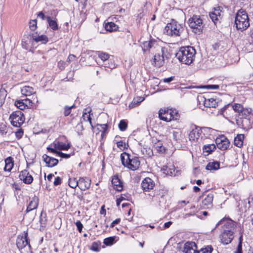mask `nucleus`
<instances>
[{"label":"nucleus","instance_id":"a211bd4d","mask_svg":"<svg viewBox=\"0 0 253 253\" xmlns=\"http://www.w3.org/2000/svg\"><path fill=\"white\" fill-rule=\"evenodd\" d=\"M91 180L87 177H80L79 179V188L82 191H85L89 188Z\"/></svg>","mask_w":253,"mask_h":253},{"label":"nucleus","instance_id":"4c0bfd02","mask_svg":"<svg viewBox=\"0 0 253 253\" xmlns=\"http://www.w3.org/2000/svg\"><path fill=\"white\" fill-rule=\"evenodd\" d=\"M120 138V136H116L115 138V141H117L116 144L117 147L123 151L126 148V145L125 142L122 140L118 141V139Z\"/></svg>","mask_w":253,"mask_h":253},{"label":"nucleus","instance_id":"f257e3e1","mask_svg":"<svg viewBox=\"0 0 253 253\" xmlns=\"http://www.w3.org/2000/svg\"><path fill=\"white\" fill-rule=\"evenodd\" d=\"M233 109L238 113L236 116V122L238 127L248 130L253 124V113L251 108H244L242 105L235 103L232 106Z\"/></svg>","mask_w":253,"mask_h":253},{"label":"nucleus","instance_id":"f704fd0d","mask_svg":"<svg viewBox=\"0 0 253 253\" xmlns=\"http://www.w3.org/2000/svg\"><path fill=\"white\" fill-rule=\"evenodd\" d=\"M96 54L98 57L104 62L109 59L110 57V55L106 52L98 51L96 52Z\"/></svg>","mask_w":253,"mask_h":253},{"label":"nucleus","instance_id":"f03ea898","mask_svg":"<svg viewBox=\"0 0 253 253\" xmlns=\"http://www.w3.org/2000/svg\"><path fill=\"white\" fill-rule=\"evenodd\" d=\"M196 50L190 46L181 47L176 54V57L182 64L190 65L194 60Z\"/></svg>","mask_w":253,"mask_h":253},{"label":"nucleus","instance_id":"1a4fd4ad","mask_svg":"<svg viewBox=\"0 0 253 253\" xmlns=\"http://www.w3.org/2000/svg\"><path fill=\"white\" fill-rule=\"evenodd\" d=\"M9 120L13 126L20 127L24 122L25 117L21 111H16L10 115Z\"/></svg>","mask_w":253,"mask_h":253},{"label":"nucleus","instance_id":"ea45409f","mask_svg":"<svg viewBox=\"0 0 253 253\" xmlns=\"http://www.w3.org/2000/svg\"><path fill=\"white\" fill-rule=\"evenodd\" d=\"M155 149L160 153H164L165 151V147L163 146V143L161 141L158 140L154 144Z\"/></svg>","mask_w":253,"mask_h":253},{"label":"nucleus","instance_id":"dca6fc26","mask_svg":"<svg viewBox=\"0 0 253 253\" xmlns=\"http://www.w3.org/2000/svg\"><path fill=\"white\" fill-rule=\"evenodd\" d=\"M19 178L21 180L27 184H30L32 183L33 181V177L29 173V172L24 169L22 170L19 175Z\"/></svg>","mask_w":253,"mask_h":253},{"label":"nucleus","instance_id":"ddd939ff","mask_svg":"<svg viewBox=\"0 0 253 253\" xmlns=\"http://www.w3.org/2000/svg\"><path fill=\"white\" fill-rule=\"evenodd\" d=\"M172 111V109H161L159 112V117L160 120L166 121V122H170L172 119H173V117H172V115L171 114Z\"/></svg>","mask_w":253,"mask_h":253},{"label":"nucleus","instance_id":"8fccbe9b","mask_svg":"<svg viewBox=\"0 0 253 253\" xmlns=\"http://www.w3.org/2000/svg\"><path fill=\"white\" fill-rule=\"evenodd\" d=\"M212 248L211 246H208L205 248L201 249L198 251V253H211Z\"/></svg>","mask_w":253,"mask_h":253},{"label":"nucleus","instance_id":"39448f33","mask_svg":"<svg viewBox=\"0 0 253 253\" xmlns=\"http://www.w3.org/2000/svg\"><path fill=\"white\" fill-rule=\"evenodd\" d=\"M184 28L182 25L172 19L171 22L168 23L164 29V33L167 35L172 37L180 36L183 32Z\"/></svg>","mask_w":253,"mask_h":253},{"label":"nucleus","instance_id":"7c9ffc66","mask_svg":"<svg viewBox=\"0 0 253 253\" xmlns=\"http://www.w3.org/2000/svg\"><path fill=\"white\" fill-rule=\"evenodd\" d=\"M220 164L217 162L209 163L206 166V169L209 170H215L219 168Z\"/></svg>","mask_w":253,"mask_h":253},{"label":"nucleus","instance_id":"bb28decb","mask_svg":"<svg viewBox=\"0 0 253 253\" xmlns=\"http://www.w3.org/2000/svg\"><path fill=\"white\" fill-rule=\"evenodd\" d=\"M21 92L23 95L28 96L36 93V90L31 86L26 85L21 89Z\"/></svg>","mask_w":253,"mask_h":253},{"label":"nucleus","instance_id":"bf43d9fd","mask_svg":"<svg viewBox=\"0 0 253 253\" xmlns=\"http://www.w3.org/2000/svg\"><path fill=\"white\" fill-rule=\"evenodd\" d=\"M206 87L208 89H219V86L216 84L207 85H206Z\"/></svg>","mask_w":253,"mask_h":253},{"label":"nucleus","instance_id":"a19ab883","mask_svg":"<svg viewBox=\"0 0 253 253\" xmlns=\"http://www.w3.org/2000/svg\"><path fill=\"white\" fill-rule=\"evenodd\" d=\"M55 147L60 150H67L70 148V146L62 142H57L55 144Z\"/></svg>","mask_w":253,"mask_h":253},{"label":"nucleus","instance_id":"6e6552de","mask_svg":"<svg viewBox=\"0 0 253 253\" xmlns=\"http://www.w3.org/2000/svg\"><path fill=\"white\" fill-rule=\"evenodd\" d=\"M188 23L189 27L194 30L195 33L199 35L202 33L204 25L202 20L199 16L193 15L189 19Z\"/></svg>","mask_w":253,"mask_h":253},{"label":"nucleus","instance_id":"a18cd8bd","mask_svg":"<svg viewBox=\"0 0 253 253\" xmlns=\"http://www.w3.org/2000/svg\"><path fill=\"white\" fill-rule=\"evenodd\" d=\"M115 241L114 237H110L104 239L103 243L106 246H111L113 244Z\"/></svg>","mask_w":253,"mask_h":253},{"label":"nucleus","instance_id":"de8ad7c7","mask_svg":"<svg viewBox=\"0 0 253 253\" xmlns=\"http://www.w3.org/2000/svg\"><path fill=\"white\" fill-rule=\"evenodd\" d=\"M127 127V124L125 120H123L120 122V123L119 124V127L121 131L125 130L126 129Z\"/></svg>","mask_w":253,"mask_h":253},{"label":"nucleus","instance_id":"9b49d317","mask_svg":"<svg viewBox=\"0 0 253 253\" xmlns=\"http://www.w3.org/2000/svg\"><path fill=\"white\" fill-rule=\"evenodd\" d=\"M24 236H18L16 240V245L19 250H21L27 246L28 248L30 250L31 245L30 241L28 239V231L24 232Z\"/></svg>","mask_w":253,"mask_h":253},{"label":"nucleus","instance_id":"412c9836","mask_svg":"<svg viewBox=\"0 0 253 253\" xmlns=\"http://www.w3.org/2000/svg\"><path fill=\"white\" fill-rule=\"evenodd\" d=\"M213 196L212 194H209L203 200L201 207L203 209H209L212 205Z\"/></svg>","mask_w":253,"mask_h":253},{"label":"nucleus","instance_id":"5701e85b","mask_svg":"<svg viewBox=\"0 0 253 253\" xmlns=\"http://www.w3.org/2000/svg\"><path fill=\"white\" fill-rule=\"evenodd\" d=\"M31 103V101L30 99H25L20 100H16L15 102V105L19 109L22 110L26 108Z\"/></svg>","mask_w":253,"mask_h":253},{"label":"nucleus","instance_id":"e2e57ef3","mask_svg":"<svg viewBox=\"0 0 253 253\" xmlns=\"http://www.w3.org/2000/svg\"><path fill=\"white\" fill-rule=\"evenodd\" d=\"M195 211H190L189 213H187L184 214L183 216V218L184 219H186L190 216H193V215H195Z\"/></svg>","mask_w":253,"mask_h":253},{"label":"nucleus","instance_id":"aec40b11","mask_svg":"<svg viewBox=\"0 0 253 253\" xmlns=\"http://www.w3.org/2000/svg\"><path fill=\"white\" fill-rule=\"evenodd\" d=\"M42 159L48 167H53L58 163V160L55 158L50 157L46 154L42 156Z\"/></svg>","mask_w":253,"mask_h":253},{"label":"nucleus","instance_id":"49530a36","mask_svg":"<svg viewBox=\"0 0 253 253\" xmlns=\"http://www.w3.org/2000/svg\"><path fill=\"white\" fill-rule=\"evenodd\" d=\"M75 107V105L71 106H65L64 107V115L65 117L68 116L70 115L71 112V109Z\"/></svg>","mask_w":253,"mask_h":253},{"label":"nucleus","instance_id":"09e8293b","mask_svg":"<svg viewBox=\"0 0 253 253\" xmlns=\"http://www.w3.org/2000/svg\"><path fill=\"white\" fill-rule=\"evenodd\" d=\"M82 119L84 121H88V122H89V123H90L91 127L92 128L93 127V126L92 125V123H91V118L89 114H88L86 112L84 113L83 114Z\"/></svg>","mask_w":253,"mask_h":253},{"label":"nucleus","instance_id":"864d4df0","mask_svg":"<svg viewBox=\"0 0 253 253\" xmlns=\"http://www.w3.org/2000/svg\"><path fill=\"white\" fill-rule=\"evenodd\" d=\"M7 127L3 123H0V132L2 135L5 134L7 133Z\"/></svg>","mask_w":253,"mask_h":253},{"label":"nucleus","instance_id":"cd10ccee","mask_svg":"<svg viewBox=\"0 0 253 253\" xmlns=\"http://www.w3.org/2000/svg\"><path fill=\"white\" fill-rule=\"evenodd\" d=\"M46 20L48 23L49 26L51 28V29L53 31H56L58 30V26L57 24V20L56 18H54V19H52L51 17L47 16Z\"/></svg>","mask_w":253,"mask_h":253},{"label":"nucleus","instance_id":"58836bf2","mask_svg":"<svg viewBox=\"0 0 253 253\" xmlns=\"http://www.w3.org/2000/svg\"><path fill=\"white\" fill-rule=\"evenodd\" d=\"M7 95V91L4 88L0 89V107L2 106Z\"/></svg>","mask_w":253,"mask_h":253},{"label":"nucleus","instance_id":"4d7b16f0","mask_svg":"<svg viewBox=\"0 0 253 253\" xmlns=\"http://www.w3.org/2000/svg\"><path fill=\"white\" fill-rule=\"evenodd\" d=\"M62 179L60 177L57 176L55 178V180L53 182V184L55 186H57L60 185L61 183Z\"/></svg>","mask_w":253,"mask_h":253},{"label":"nucleus","instance_id":"338daca9","mask_svg":"<svg viewBox=\"0 0 253 253\" xmlns=\"http://www.w3.org/2000/svg\"><path fill=\"white\" fill-rule=\"evenodd\" d=\"M38 17L41 18L42 20H44V19H46V17L47 16H45L44 14V13H43L42 11H41L40 12L38 13Z\"/></svg>","mask_w":253,"mask_h":253},{"label":"nucleus","instance_id":"603ef678","mask_svg":"<svg viewBox=\"0 0 253 253\" xmlns=\"http://www.w3.org/2000/svg\"><path fill=\"white\" fill-rule=\"evenodd\" d=\"M242 236L239 238V243L237 246V249L234 253H242Z\"/></svg>","mask_w":253,"mask_h":253},{"label":"nucleus","instance_id":"0e129e2a","mask_svg":"<svg viewBox=\"0 0 253 253\" xmlns=\"http://www.w3.org/2000/svg\"><path fill=\"white\" fill-rule=\"evenodd\" d=\"M58 155L60 156L61 157L63 158H69L70 157V155L69 154H65V153H63L62 152H58Z\"/></svg>","mask_w":253,"mask_h":253},{"label":"nucleus","instance_id":"2f4dec72","mask_svg":"<svg viewBox=\"0 0 253 253\" xmlns=\"http://www.w3.org/2000/svg\"><path fill=\"white\" fill-rule=\"evenodd\" d=\"M244 134H238L234 139V144L235 146L241 147L243 144Z\"/></svg>","mask_w":253,"mask_h":253},{"label":"nucleus","instance_id":"052dcab7","mask_svg":"<svg viewBox=\"0 0 253 253\" xmlns=\"http://www.w3.org/2000/svg\"><path fill=\"white\" fill-rule=\"evenodd\" d=\"M173 112H171V114L172 115V117H173V120H177L178 119L179 116L177 111L176 110H172Z\"/></svg>","mask_w":253,"mask_h":253},{"label":"nucleus","instance_id":"6ab92c4d","mask_svg":"<svg viewBox=\"0 0 253 253\" xmlns=\"http://www.w3.org/2000/svg\"><path fill=\"white\" fill-rule=\"evenodd\" d=\"M215 142L217 148L222 150L227 149L229 146V140L224 137L217 138Z\"/></svg>","mask_w":253,"mask_h":253},{"label":"nucleus","instance_id":"c756f323","mask_svg":"<svg viewBox=\"0 0 253 253\" xmlns=\"http://www.w3.org/2000/svg\"><path fill=\"white\" fill-rule=\"evenodd\" d=\"M13 165L14 164L12 158L11 157L7 158L5 160V167L4 168V170L5 171H10L13 167Z\"/></svg>","mask_w":253,"mask_h":253},{"label":"nucleus","instance_id":"c85d7f7f","mask_svg":"<svg viewBox=\"0 0 253 253\" xmlns=\"http://www.w3.org/2000/svg\"><path fill=\"white\" fill-rule=\"evenodd\" d=\"M32 39L34 41H35L36 42H41L42 43H46L48 41L47 37L46 35H44L38 36V35L33 34L32 36Z\"/></svg>","mask_w":253,"mask_h":253},{"label":"nucleus","instance_id":"72a5a7b5","mask_svg":"<svg viewBox=\"0 0 253 253\" xmlns=\"http://www.w3.org/2000/svg\"><path fill=\"white\" fill-rule=\"evenodd\" d=\"M118 28V26L113 22H108L105 25L106 30L109 32L116 31Z\"/></svg>","mask_w":253,"mask_h":253},{"label":"nucleus","instance_id":"393cba45","mask_svg":"<svg viewBox=\"0 0 253 253\" xmlns=\"http://www.w3.org/2000/svg\"><path fill=\"white\" fill-rule=\"evenodd\" d=\"M193 247H196V245L193 242H187L185 244L183 253H198L195 249H193Z\"/></svg>","mask_w":253,"mask_h":253},{"label":"nucleus","instance_id":"2eb2a0df","mask_svg":"<svg viewBox=\"0 0 253 253\" xmlns=\"http://www.w3.org/2000/svg\"><path fill=\"white\" fill-rule=\"evenodd\" d=\"M163 46H160L157 42L154 40H151L148 41L144 42L143 43L142 49L145 52L146 50H150L153 48H155L156 50H159V49Z\"/></svg>","mask_w":253,"mask_h":253},{"label":"nucleus","instance_id":"f8f14e48","mask_svg":"<svg viewBox=\"0 0 253 253\" xmlns=\"http://www.w3.org/2000/svg\"><path fill=\"white\" fill-rule=\"evenodd\" d=\"M220 224H223V232H229L234 234L236 230L235 225L231 220L222 219L216 224V227Z\"/></svg>","mask_w":253,"mask_h":253},{"label":"nucleus","instance_id":"e433bc0d","mask_svg":"<svg viewBox=\"0 0 253 253\" xmlns=\"http://www.w3.org/2000/svg\"><path fill=\"white\" fill-rule=\"evenodd\" d=\"M144 100V97L142 96H137L133 98L132 102L129 105V107L130 108H133L135 105L142 102Z\"/></svg>","mask_w":253,"mask_h":253},{"label":"nucleus","instance_id":"6e6d98bb","mask_svg":"<svg viewBox=\"0 0 253 253\" xmlns=\"http://www.w3.org/2000/svg\"><path fill=\"white\" fill-rule=\"evenodd\" d=\"M75 224L77 227V229L80 233H81L83 228V225L80 221L78 220L76 222Z\"/></svg>","mask_w":253,"mask_h":253},{"label":"nucleus","instance_id":"f3484780","mask_svg":"<svg viewBox=\"0 0 253 253\" xmlns=\"http://www.w3.org/2000/svg\"><path fill=\"white\" fill-rule=\"evenodd\" d=\"M202 133L201 128L198 126L195 127L190 131L189 134V140L191 141H196L201 136Z\"/></svg>","mask_w":253,"mask_h":253},{"label":"nucleus","instance_id":"774afa93","mask_svg":"<svg viewBox=\"0 0 253 253\" xmlns=\"http://www.w3.org/2000/svg\"><path fill=\"white\" fill-rule=\"evenodd\" d=\"M120 218H117L111 223L110 227L111 228H113L115 226V225L118 224L120 222Z\"/></svg>","mask_w":253,"mask_h":253},{"label":"nucleus","instance_id":"423d86ee","mask_svg":"<svg viewBox=\"0 0 253 253\" xmlns=\"http://www.w3.org/2000/svg\"><path fill=\"white\" fill-rule=\"evenodd\" d=\"M197 99L199 104L202 103L206 108L205 111L208 113H214L215 108L218 106L216 99L213 98H207L203 95L198 96Z\"/></svg>","mask_w":253,"mask_h":253},{"label":"nucleus","instance_id":"4468645a","mask_svg":"<svg viewBox=\"0 0 253 253\" xmlns=\"http://www.w3.org/2000/svg\"><path fill=\"white\" fill-rule=\"evenodd\" d=\"M155 186L154 181L149 177L144 178L141 183V186L144 192H149L153 189Z\"/></svg>","mask_w":253,"mask_h":253},{"label":"nucleus","instance_id":"680f3d73","mask_svg":"<svg viewBox=\"0 0 253 253\" xmlns=\"http://www.w3.org/2000/svg\"><path fill=\"white\" fill-rule=\"evenodd\" d=\"M76 56L73 54H70L66 60V62L70 63L71 61L75 60Z\"/></svg>","mask_w":253,"mask_h":253},{"label":"nucleus","instance_id":"37998d69","mask_svg":"<svg viewBox=\"0 0 253 253\" xmlns=\"http://www.w3.org/2000/svg\"><path fill=\"white\" fill-rule=\"evenodd\" d=\"M101 242H94L92 243V245L90 248V249L93 251L95 252H99L100 251V246H101Z\"/></svg>","mask_w":253,"mask_h":253},{"label":"nucleus","instance_id":"3c124183","mask_svg":"<svg viewBox=\"0 0 253 253\" xmlns=\"http://www.w3.org/2000/svg\"><path fill=\"white\" fill-rule=\"evenodd\" d=\"M37 20H32L29 22V27L32 31H35L37 28Z\"/></svg>","mask_w":253,"mask_h":253},{"label":"nucleus","instance_id":"69168bd1","mask_svg":"<svg viewBox=\"0 0 253 253\" xmlns=\"http://www.w3.org/2000/svg\"><path fill=\"white\" fill-rule=\"evenodd\" d=\"M174 79V76H171V77L168 78L164 79H163V82L164 83H170L171 81H173Z\"/></svg>","mask_w":253,"mask_h":253},{"label":"nucleus","instance_id":"a878e982","mask_svg":"<svg viewBox=\"0 0 253 253\" xmlns=\"http://www.w3.org/2000/svg\"><path fill=\"white\" fill-rule=\"evenodd\" d=\"M233 234L229 232H222L221 237V240L223 244H228L231 243L233 240Z\"/></svg>","mask_w":253,"mask_h":253},{"label":"nucleus","instance_id":"c9c22d12","mask_svg":"<svg viewBox=\"0 0 253 253\" xmlns=\"http://www.w3.org/2000/svg\"><path fill=\"white\" fill-rule=\"evenodd\" d=\"M103 66L105 70H107V69H113L115 68V64L112 59L109 58L106 62L103 63Z\"/></svg>","mask_w":253,"mask_h":253},{"label":"nucleus","instance_id":"7ed1b4c3","mask_svg":"<svg viewBox=\"0 0 253 253\" xmlns=\"http://www.w3.org/2000/svg\"><path fill=\"white\" fill-rule=\"evenodd\" d=\"M121 159L123 165L132 170L137 169L140 166V163L138 157L131 156L126 152L121 154Z\"/></svg>","mask_w":253,"mask_h":253},{"label":"nucleus","instance_id":"0eeeda50","mask_svg":"<svg viewBox=\"0 0 253 253\" xmlns=\"http://www.w3.org/2000/svg\"><path fill=\"white\" fill-rule=\"evenodd\" d=\"M157 51L158 53L154 55L152 64L156 67H160L164 65L165 60L169 58V53L165 47H162L159 50Z\"/></svg>","mask_w":253,"mask_h":253},{"label":"nucleus","instance_id":"5fc2aeb1","mask_svg":"<svg viewBox=\"0 0 253 253\" xmlns=\"http://www.w3.org/2000/svg\"><path fill=\"white\" fill-rule=\"evenodd\" d=\"M23 135V130L21 128L18 129V130L15 132L16 137L18 139L21 138Z\"/></svg>","mask_w":253,"mask_h":253},{"label":"nucleus","instance_id":"13d9d810","mask_svg":"<svg viewBox=\"0 0 253 253\" xmlns=\"http://www.w3.org/2000/svg\"><path fill=\"white\" fill-rule=\"evenodd\" d=\"M66 62L61 60L58 62V67L61 70H63L65 68Z\"/></svg>","mask_w":253,"mask_h":253},{"label":"nucleus","instance_id":"9d476101","mask_svg":"<svg viewBox=\"0 0 253 253\" xmlns=\"http://www.w3.org/2000/svg\"><path fill=\"white\" fill-rule=\"evenodd\" d=\"M222 9V7L217 6L214 7L213 10L209 13L211 19L215 25L220 23V20L222 19L223 15Z\"/></svg>","mask_w":253,"mask_h":253},{"label":"nucleus","instance_id":"20e7f679","mask_svg":"<svg viewBox=\"0 0 253 253\" xmlns=\"http://www.w3.org/2000/svg\"><path fill=\"white\" fill-rule=\"evenodd\" d=\"M235 23L238 30L244 31L250 26L249 19L246 11L241 9L236 13Z\"/></svg>","mask_w":253,"mask_h":253},{"label":"nucleus","instance_id":"473e14b6","mask_svg":"<svg viewBox=\"0 0 253 253\" xmlns=\"http://www.w3.org/2000/svg\"><path fill=\"white\" fill-rule=\"evenodd\" d=\"M215 149V146L213 144L205 145L203 148V152L204 153H206L205 154L206 155H209Z\"/></svg>","mask_w":253,"mask_h":253},{"label":"nucleus","instance_id":"79ce46f5","mask_svg":"<svg viewBox=\"0 0 253 253\" xmlns=\"http://www.w3.org/2000/svg\"><path fill=\"white\" fill-rule=\"evenodd\" d=\"M68 184L72 188H75L77 186L79 187V180H77L75 178H70L68 180Z\"/></svg>","mask_w":253,"mask_h":253},{"label":"nucleus","instance_id":"4be33fe9","mask_svg":"<svg viewBox=\"0 0 253 253\" xmlns=\"http://www.w3.org/2000/svg\"><path fill=\"white\" fill-rule=\"evenodd\" d=\"M39 202V198L35 195L30 202L26 210V212L28 213L33 210L36 209L38 206Z\"/></svg>","mask_w":253,"mask_h":253},{"label":"nucleus","instance_id":"c03bdc74","mask_svg":"<svg viewBox=\"0 0 253 253\" xmlns=\"http://www.w3.org/2000/svg\"><path fill=\"white\" fill-rule=\"evenodd\" d=\"M166 193V191L160 189L157 192H155L153 194L152 193H149L148 195L149 196L152 197H155V196H160V197L162 198Z\"/></svg>","mask_w":253,"mask_h":253},{"label":"nucleus","instance_id":"b1692460","mask_svg":"<svg viewBox=\"0 0 253 253\" xmlns=\"http://www.w3.org/2000/svg\"><path fill=\"white\" fill-rule=\"evenodd\" d=\"M112 184L113 188L118 191H121L123 189V183L117 176L112 178Z\"/></svg>","mask_w":253,"mask_h":253}]
</instances>
